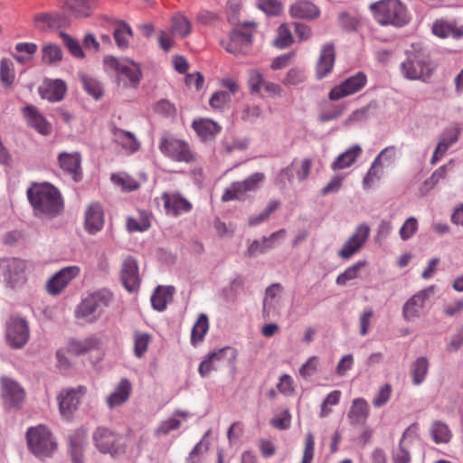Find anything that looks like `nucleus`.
<instances>
[{
	"label": "nucleus",
	"instance_id": "obj_19",
	"mask_svg": "<svg viewBox=\"0 0 463 463\" xmlns=\"http://www.w3.org/2000/svg\"><path fill=\"white\" fill-rule=\"evenodd\" d=\"M162 200L168 215L177 217L192 210V203L178 193H164Z\"/></svg>",
	"mask_w": 463,
	"mask_h": 463
},
{
	"label": "nucleus",
	"instance_id": "obj_18",
	"mask_svg": "<svg viewBox=\"0 0 463 463\" xmlns=\"http://www.w3.org/2000/svg\"><path fill=\"white\" fill-rule=\"evenodd\" d=\"M120 279L125 288L133 292L140 285L137 261L133 257H127L122 264Z\"/></svg>",
	"mask_w": 463,
	"mask_h": 463
},
{
	"label": "nucleus",
	"instance_id": "obj_62",
	"mask_svg": "<svg viewBox=\"0 0 463 463\" xmlns=\"http://www.w3.org/2000/svg\"><path fill=\"white\" fill-rule=\"evenodd\" d=\"M392 388L391 384L385 383L383 385L380 390L378 391L377 394L373 400V405L375 408H382L391 399Z\"/></svg>",
	"mask_w": 463,
	"mask_h": 463
},
{
	"label": "nucleus",
	"instance_id": "obj_43",
	"mask_svg": "<svg viewBox=\"0 0 463 463\" xmlns=\"http://www.w3.org/2000/svg\"><path fill=\"white\" fill-rule=\"evenodd\" d=\"M80 79L84 90L89 95L95 99H99L103 96V86L97 79L87 74H80Z\"/></svg>",
	"mask_w": 463,
	"mask_h": 463
},
{
	"label": "nucleus",
	"instance_id": "obj_17",
	"mask_svg": "<svg viewBox=\"0 0 463 463\" xmlns=\"http://www.w3.org/2000/svg\"><path fill=\"white\" fill-rule=\"evenodd\" d=\"M1 383L4 403L9 408H20L25 398L24 388L17 382L8 377H3Z\"/></svg>",
	"mask_w": 463,
	"mask_h": 463
},
{
	"label": "nucleus",
	"instance_id": "obj_14",
	"mask_svg": "<svg viewBox=\"0 0 463 463\" xmlns=\"http://www.w3.org/2000/svg\"><path fill=\"white\" fill-rule=\"evenodd\" d=\"M30 330L25 319L11 317L6 323L5 337L13 348H22L29 340Z\"/></svg>",
	"mask_w": 463,
	"mask_h": 463
},
{
	"label": "nucleus",
	"instance_id": "obj_24",
	"mask_svg": "<svg viewBox=\"0 0 463 463\" xmlns=\"http://www.w3.org/2000/svg\"><path fill=\"white\" fill-rule=\"evenodd\" d=\"M104 225V212L98 203H91L85 213V228L90 234L101 231Z\"/></svg>",
	"mask_w": 463,
	"mask_h": 463
},
{
	"label": "nucleus",
	"instance_id": "obj_31",
	"mask_svg": "<svg viewBox=\"0 0 463 463\" xmlns=\"http://www.w3.org/2000/svg\"><path fill=\"white\" fill-rule=\"evenodd\" d=\"M175 288L172 286H158L151 297V304L154 309L162 312L167 304L172 301Z\"/></svg>",
	"mask_w": 463,
	"mask_h": 463
},
{
	"label": "nucleus",
	"instance_id": "obj_2",
	"mask_svg": "<svg viewBox=\"0 0 463 463\" xmlns=\"http://www.w3.org/2000/svg\"><path fill=\"white\" fill-rule=\"evenodd\" d=\"M406 58L400 64L402 77L408 80L428 82L436 70L427 53L422 51H406Z\"/></svg>",
	"mask_w": 463,
	"mask_h": 463
},
{
	"label": "nucleus",
	"instance_id": "obj_61",
	"mask_svg": "<svg viewBox=\"0 0 463 463\" xmlns=\"http://www.w3.org/2000/svg\"><path fill=\"white\" fill-rule=\"evenodd\" d=\"M256 5L268 15H278L283 8L279 0H258Z\"/></svg>",
	"mask_w": 463,
	"mask_h": 463
},
{
	"label": "nucleus",
	"instance_id": "obj_53",
	"mask_svg": "<svg viewBox=\"0 0 463 463\" xmlns=\"http://www.w3.org/2000/svg\"><path fill=\"white\" fill-rule=\"evenodd\" d=\"M459 134L460 129L458 127L445 129L440 135L437 146L447 152V150L458 140Z\"/></svg>",
	"mask_w": 463,
	"mask_h": 463
},
{
	"label": "nucleus",
	"instance_id": "obj_54",
	"mask_svg": "<svg viewBox=\"0 0 463 463\" xmlns=\"http://www.w3.org/2000/svg\"><path fill=\"white\" fill-rule=\"evenodd\" d=\"M42 52V61L46 64H56L62 59V51L56 44L49 43L43 46Z\"/></svg>",
	"mask_w": 463,
	"mask_h": 463
},
{
	"label": "nucleus",
	"instance_id": "obj_36",
	"mask_svg": "<svg viewBox=\"0 0 463 463\" xmlns=\"http://www.w3.org/2000/svg\"><path fill=\"white\" fill-rule=\"evenodd\" d=\"M430 363L427 357H418L411 365L410 373L414 385H420L429 373Z\"/></svg>",
	"mask_w": 463,
	"mask_h": 463
},
{
	"label": "nucleus",
	"instance_id": "obj_40",
	"mask_svg": "<svg viewBox=\"0 0 463 463\" xmlns=\"http://www.w3.org/2000/svg\"><path fill=\"white\" fill-rule=\"evenodd\" d=\"M192 24L187 17L182 14H176L172 18L171 33L184 38L190 34Z\"/></svg>",
	"mask_w": 463,
	"mask_h": 463
},
{
	"label": "nucleus",
	"instance_id": "obj_29",
	"mask_svg": "<svg viewBox=\"0 0 463 463\" xmlns=\"http://www.w3.org/2000/svg\"><path fill=\"white\" fill-rule=\"evenodd\" d=\"M369 416V405L364 398L353 400L347 412V418L352 425H364Z\"/></svg>",
	"mask_w": 463,
	"mask_h": 463
},
{
	"label": "nucleus",
	"instance_id": "obj_8",
	"mask_svg": "<svg viewBox=\"0 0 463 463\" xmlns=\"http://www.w3.org/2000/svg\"><path fill=\"white\" fill-rule=\"evenodd\" d=\"M158 147L164 156L173 161L191 163L195 160V154L190 145L171 135H164Z\"/></svg>",
	"mask_w": 463,
	"mask_h": 463
},
{
	"label": "nucleus",
	"instance_id": "obj_48",
	"mask_svg": "<svg viewBox=\"0 0 463 463\" xmlns=\"http://www.w3.org/2000/svg\"><path fill=\"white\" fill-rule=\"evenodd\" d=\"M59 17L53 14L42 13L38 14L33 18L34 26L41 31L54 28L58 25Z\"/></svg>",
	"mask_w": 463,
	"mask_h": 463
},
{
	"label": "nucleus",
	"instance_id": "obj_5",
	"mask_svg": "<svg viewBox=\"0 0 463 463\" xmlns=\"http://www.w3.org/2000/svg\"><path fill=\"white\" fill-rule=\"evenodd\" d=\"M370 8L381 24L401 27L409 22L406 9L399 0H382L372 4Z\"/></svg>",
	"mask_w": 463,
	"mask_h": 463
},
{
	"label": "nucleus",
	"instance_id": "obj_60",
	"mask_svg": "<svg viewBox=\"0 0 463 463\" xmlns=\"http://www.w3.org/2000/svg\"><path fill=\"white\" fill-rule=\"evenodd\" d=\"M209 449V442L201 439L186 458V463H200L203 455Z\"/></svg>",
	"mask_w": 463,
	"mask_h": 463
},
{
	"label": "nucleus",
	"instance_id": "obj_33",
	"mask_svg": "<svg viewBox=\"0 0 463 463\" xmlns=\"http://www.w3.org/2000/svg\"><path fill=\"white\" fill-rule=\"evenodd\" d=\"M416 426L411 425L408 427L400 440L399 447L393 450L392 452V459L393 463H410L411 462V454L406 447L405 441L406 439L415 434Z\"/></svg>",
	"mask_w": 463,
	"mask_h": 463
},
{
	"label": "nucleus",
	"instance_id": "obj_4",
	"mask_svg": "<svg viewBox=\"0 0 463 463\" xmlns=\"http://www.w3.org/2000/svg\"><path fill=\"white\" fill-rule=\"evenodd\" d=\"M104 66L108 71L116 74L118 84L123 87H137L142 77L140 65L127 58L107 56Z\"/></svg>",
	"mask_w": 463,
	"mask_h": 463
},
{
	"label": "nucleus",
	"instance_id": "obj_57",
	"mask_svg": "<svg viewBox=\"0 0 463 463\" xmlns=\"http://www.w3.org/2000/svg\"><path fill=\"white\" fill-rule=\"evenodd\" d=\"M279 202L271 200L268 203L266 208L257 215H252L249 218V224L250 226H257L269 219V215L279 207Z\"/></svg>",
	"mask_w": 463,
	"mask_h": 463
},
{
	"label": "nucleus",
	"instance_id": "obj_45",
	"mask_svg": "<svg viewBox=\"0 0 463 463\" xmlns=\"http://www.w3.org/2000/svg\"><path fill=\"white\" fill-rule=\"evenodd\" d=\"M280 290L281 288L279 284H272L267 288L263 299L264 315L269 316L273 312L278 302V295L279 294Z\"/></svg>",
	"mask_w": 463,
	"mask_h": 463
},
{
	"label": "nucleus",
	"instance_id": "obj_30",
	"mask_svg": "<svg viewBox=\"0 0 463 463\" xmlns=\"http://www.w3.org/2000/svg\"><path fill=\"white\" fill-rule=\"evenodd\" d=\"M361 154L362 147L359 145H353L335 158L331 165V168L335 171L350 167Z\"/></svg>",
	"mask_w": 463,
	"mask_h": 463
},
{
	"label": "nucleus",
	"instance_id": "obj_38",
	"mask_svg": "<svg viewBox=\"0 0 463 463\" xmlns=\"http://www.w3.org/2000/svg\"><path fill=\"white\" fill-rule=\"evenodd\" d=\"M99 344V340L93 336L82 340L71 339L68 343L67 351L72 354L80 355L97 348Z\"/></svg>",
	"mask_w": 463,
	"mask_h": 463
},
{
	"label": "nucleus",
	"instance_id": "obj_13",
	"mask_svg": "<svg viewBox=\"0 0 463 463\" xmlns=\"http://www.w3.org/2000/svg\"><path fill=\"white\" fill-rule=\"evenodd\" d=\"M433 290L434 286L420 290L404 303L402 316L406 321H412L426 314L427 303Z\"/></svg>",
	"mask_w": 463,
	"mask_h": 463
},
{
	"label": "nucleus",
	"instance_id": "obj_50",
	"mask_svg": "<svg viewBox=\"0 0 463 463\" xmlns=\"http://www.w3.org/2000/svg\"><path fill=\"white\" fill-rule=\"evenodd\" d=\"M110 179L123 191H134L139 187V184L126 173L112 174Z\"/></svg>",
	"mask_w": 463,
	"mask_h": 463
},
{
	"label": "nucleus",
	"instance_id": "obj_56",
	"mask_svg": "<svg viewBox=\"0 0 463 463\" xmlns=\"http://www.w3.org/2000/svg\"><path fill=\"white\" fill-rule=\"evenodd\" d=\"M151 341V335L147 333L135 332L134 334V354L141 358L146 352L147 346Z\"/></svg>",
	"mask_w": 463,
	"mask_h": 463
},
{
	"label": "nucleus",
	"instance_id": "obj_15",
	"mask_svg": "<svg viewBox=\"0 0 463 463\" xmlns=\"http://www.w3.org/2000/svg\"><path fill=\"white\" fill-rule=\"evenodd\" d=\"M86 392L85 387L68 388L62 390L57 399L59 402V411L62 418L69 420L78 409L82 396Z\"/></svg>",
	"mask_w": 463,
	"mask_h": 463
},
{
	"label": "nucleus",
	"instance_id": "obj_1",
	"mask_svg": "<svg viewBox=\"0 0 463 463\" xmlns=\"http://www.w3.org/2000/svg\"><path fill=\"white\" fill-rule=\"evenodd\" d=\"M33 213L39 218H53L63 210V200L56 187L49 183L33 184L27 190Z\"/></svg>",
	"mask_w": 463,
	"mask_h": 463
},
{
	"label": "nucleus",
	"instance_id": "obj_39",
	"mask_svg": "<svg viewBox=\"0 0 463 463\" xmlns=\"http://www.w3.org/2000/svg\"><path fill=\"white\" fill-rule=\"evenodd\" d=\"M97 0H71L68 3V8L77 18L90 16L91 11L96 8Z\"/></svg>",
	"mask_w": 463,
	"mask_h": 463
},
{
	"label": "nucleus",
	"instance_id": "obj_64",
	"mask_svg": "<svg viewBox=\"0 0 463 463\" xmlns=\"http://www.w3.org/2000/svg\"><path fill=\"white\" fill-rule=\"evenodd\" d=\"M61 37L62 39L64 45L68 48V50L73 56L77 58L84 57V52L81 49V46L76 40H74L66 33H61Z\"/></svg>",
	"mask_w": 463,
	"mask_h": 463
},
{
	"label": "nucleus",
	"instance_id": "obj_9",
	"mask_svg": "<svg viewBox=\"0 0 463 463\" xmlns=\"http://www.w3.org/2000/svg\"><path fill=\"white\" fill-rule=\"evenodd\" d=\"M93 442L97 449L103 454L118 456L125 451L121 437L105 427H99L93 432Z\"/></svg>",
	"mask_w": 463,
	"mask_h": 463
},
{
	"label": "nucleus",
	"instance_id": "obj_25",
	"mask_svg": "<svg viewBox=\"0 0 463 463\" xmlns=\"http://www.w3.org/2000/svg\"><path fill=\"white\" fill-rule=\"evenodd\" d=\"M432 33L439 38L460 39L463 37V24L458 25L454 21L444 19L437 20L432 25Z\"/></svg>",
	"mask_w": 463,
	"mask_h": 463
},
{
	"label": "nucleus",
	"instance_id": "obj_23",
	"mask_svg": "<svg viewBox=\"0 0 463 463\" xmlns=\"http://www.w3.org/2000/svg\"><path fill=\"white\" fill-rule=\"evenodd\" d=\"M252 42V35L241 30H233L227 42H222L225 50L233 54L245 52Z\"/></svg>",
	"mask_w": 463,
	"mask_h": 463
},
{
	"label": "nucleus",
	"instance_id": "obj_16",
	"mask_svg": "<svg viewBox=\"0 0 463 463\" xmlns=\"http://www.w3.org/2000/svg\"><path fill=\"white\" fill-rule=\"evenodd\" d=\"M367 82V78L364 72L347 78L339 85L335 86L329 92L328 98L331 100H337L345 97L353 95L361 90Z\"/></svg>",
	"mask_w": 463,
	"mask_h": 463
},
{
	"label": "nucleus",
	"instance_id": "obj_27",
	"mask_svg": "<svg viewBox=\"0 0 463 463\" xmlns=\"http://www.w3.org/2000/svg\"><path fill=\"white\" fill-rule=\"evenodd\" d=\"M24 116L25 117L28 125L33 128L38 133L44 136L51 133V124L41 113H39L36 108L33 106H26L24 109Z\"/></svg>",
	"mask_w": 463,
	"mask_h": 463
},
{
	"label": "nucleus",
	"instance_id": "obj_21",
	"mask_svg": "<svg viewBox=\"0 0 463 463\" xmlns=\"http://www.w3.org/2000/svg\"><path fill=\"white\" fill-rule=\"evenodd\" d=\"M69 452L73 463H83V453L87 445V431L79 428L68 435Z\"/></svg>",
	"mask_w": 463,
	"mask_h": 463
},
{
	"label": "nucleus",
	"instance_id": "obj_12",
	"mask_svg": "<svg viewBox=\"0 0 463 463\" xmlns=\"http://www.w3.org/2000/svg\"><path fill=\"white\" fill-rule=\"evenodd\" d=\"M80 274L76 265L67 266L54 273L45 284L46 292L52 297L61 295L68 285Z\"/></svg>",
	"mask_w": 463,
	"mask_h": 463
},
{
	"label": "nucleus",
	"instance_id": "obj_37",
	"mask_svg": "<svg viewBox=\"0 0 463 463\" xmlns=\"http://www.w3.org/2000/svg\"><path fill=\"white\" fill-rule=\"evenodd\" d=\"M66 92V85L61 80L50 81L44 90H41V96L52 102L60 101Z\"/></svg>",
	"mask_w": 463,
	"mask_h": 463
},
{
	"label": "nucleus",
	"instance_id": "obj_34",
	"mask_svg": "<svg viewBox=\"0 0 463 463\" xmlns=\"http://www.w3.org/2000/svg\"><path fill=\"white\" fill-rule=\"evenodd\" d=\"M192 127L202 140L212 138L220 131L217 123L208 118L194 120Z\"/></svg>",
	"mask_w": 463,
	"mask_h": 463
},
{
	"label": "nucleus",
	"instance_id": "obj_59",
	"mask_svg": "<svg viewBox=\"0 0 463 463\" xmlns=\"http://www.w3.org/2000/svg\"><path fill=\"white\" fill-rule=\"evenodd\" d=\"M418 220L415 217H409L405 220L399 231L402 241L410 240L418 231Z\"/></svg>",
	"mask_w": 463,
	"mask_h": 463
},
{
	"label": "nucleus",
	"instance_id": "obj_32",
	"mask_svg": "<svg viewBox=\"0 0 463 463\" xmlns=\"http://www.w3.org/2000/svg\"><path fill=\"white\" fill-rule=\"evenodd\" d=\"M289 14L293 18L314 19L319 15V10L310 2L299 1L290 6Z\"/></svg>",
	"mask_w": 463,
	"mask_h": 463
},
{
	"label": "nucleus",
	"instance_id": "obj_63",
	"mask_svg": "<svg viewBox=\"0 0 463 463\" xmlns=\"http://www.w3.org/2000/svg\"><path fill=\"white\" fill-rule=\"evenodd\" d=\"M397 158V148L395 146H389L385 148H383L378 156L374 158L375 160H378V163L385 165H390L394 163V161Z\"/></svg>",
	"mask_w": 463,
	"mask_h": 463
},
{
	"label": "nucleus",
	"instance_id": "obj_26",
	"mask_svg": "<svg viewBox=\"0 0 463 463\" xmlns=\"http://www.w3.org/2000/svg\"><path fill=\"white\" fill-rule=\"evenodd\" d=\"M132 392V384L127 378H122L114 391L107 397L106 402L109 409L125 403Z\"/></svg>",
	"mask_w": 463,
	"mask_h": 463
},
{
	"label": "nucleus",
	"instance_id": "obj_49",
	"mask_svg": "<svg viewBox=\"0 0 463 463\" xmlns=\"http://www.w3.org/2000/svg\"><path fill=\"white\" fill-rule=\"evenodd\" d=\"M431 436L435 443H448L451 439V432L447 424L435 421L431 426Z\"/></svg>",
	"mask_w": 463,
	"mask_h": 463
},
{
	"label": "nucleus",
	"instance_id": "obj_35",
	"mask_svg": "<svg viewBox=\"0 0 463 463\" xmlns=\"http://www.w3.org/2000/svg\"><path fill=\"white\" fill-rule=\"evenodd\" d=\"M113 138L122 148L128 153H134L139 149V143L131 132L115 128L113 131Z\"/></svg>",
	"mask_w": 463,
	"mask_h": 463
},
{
	"label": "nucleus",
	"instance_id": "obj_51",
	"mask_svg": "<svg viewBox=\"0 0 463 463\" xmlns=\"http://www.w3.org/2000/svg\"><path fill=\"white\" fill-rule=\"evenodd\" d=\"M382 175V165L378 163V160L374 159L363 179L364 189H370L376 181H379L381 179Z\"/></svg>",
	"mask_w": 463,
	"mask_h": 463
},
{
	"label": "nucleus",
	"instance_id": "obj_7",
	"mask_svg": "<svg viewBox=\"0 0 463 463\" xmlns=\"http://www.w3.org/2000/svg\"><path fill=\"white\" fill-rule=\"evenodd\" d=\"M26 263L16 258L0 259V282L12 289L22 288L26 282Z\"/></svg>",
	"mask_w": 463,
	"mask_h": 463
},
{
	"label": "nucleus",
	"instance_id": "obj_28",
	"mask_svg": "<svg viewBox=\"0 0 463 463\" xmlns=\"http://www.w3.org/2000/svg\"><path fill=\"white\" fill-rule=\"evenodd\" d=\"M189 415L188 411L176 410L169 418L160 422L155 430V435L156 437L166 436L172 430L179 429L182 421H185Z\"/></svg>",
	"mask_w": 463,
	"mask_h": 463
},
{
	"label": "nucleus",
	"instance_id": "obj_44",
	"mask_svg": "<svg viewBox=\"0 0 463 463\" xmlns=\"http://www.w3.org/2000/svg\"><path fill=\"white\" fill-rule=\"evenodd\" d=\"M209 329V321L205 314H200L196 322L194 323L191 333V343L196 345L197 343L203 341L204 335Z\"/></svg>",
	"mask_w": 463,
	"mask_h": 463
},
{
	"label": "nucleus",
	"instance_id": "obj_47",
	"mask_svg": "<svg viewBox=\"0 0 463 463\" xmlns=\"http://www.w3.org/2000/svg\"><path fill=\"white\" fill-rule=\"evenodd\" d=\"M113 34L117 45L120 49H126L128 46V41L133 32L128 24L120 22L118 24Z\"/></svg>",
	"mask_w": 463,
	"mask_h": 463
},
{
	"label": "nucleus",
	"instance_id": "obj_22",
	"mask_svg": "<svg viewBox=\"0 0 463 463\" xmlns=\"http://www.w3.org/2000/svg\"><path fill=\"white\" fill-rule=\"evenodd\" d=\"M335 60V47L332 43H326L321 47L320 54L316 64V77L318 80L326 78L331 73Z\"/></svg>",
	"mask_w": 463,
	"mask_h": 463
},
{
	"label": "nucleus",
	"instance_id": "obj_55",
	"mask_svg": "<svg viewBox=\"0 0 463 463\" xmlns=\"http://www.w3.org/2000/svg\"><path fill=\"white\" fill-rule=\"evenodd\" d=\"M14 80L13 63L10 60L4 58L0 61V81L4 87H10Z\"/></svg>",
	"mask_w": 463,
	"mask_h": 463
},
{
	"label": "nucleus",
	"instance_id": "obj_3",
	"mask_svg": "<svg viewBox=\"0 0 463 463\" xmlns=\"http://www.w3.org/2000/svg\"><path fill=\"white\" fill-rule=\"evenodd\" d=\"M112 292L106 288L97 290L82 298L75 309V317L88 323H94L101 317L105 309L113 302Z\"/></svg>",
	"mask_w": 463,
	"mask_h": 463
},
{
	"label": "nucleus",
	"instance_id": "obj_10",
	"mask_svg": "<svg viewBox=\"0 0 463 463\" xmlns=\"http://www.w3.org/2000/svg\"><path fill=\"white\" fill-rule=\"evenodd\" d=\"M264 179L265 175L263 173L256 172L243 181L234 182L225 189L222 200L223 202L243 200L247 193L259 189Z\"/></svg>",
	"mask_w": 463,
	"mask_h": 463
},
{
	"label": "nucleus",
	"instance_id": "obj_46",
	"mask_svg": "<svg viewBox=\"0 0 463 463\" xmlns=\"http://www.w3.org/2000/svg\"><path fill=\"white\" fill-rule=\"evenodd\" d=\"M209 357L219 367L221 363H233L237 357V352L234 348L225 346L210 353Z\"/></svg>",
	"mask_w": 463,
	"mask_h": 463
},
{
	"label": "nucleus",
	"instance_id": "obj_11",
	"mask_svg": "<svg viewBox=\"0 0 463 463\" xmlns=\"http://www.w3.org/2000/svg\"><path fill=\"white\" fill-rule=\"evenodd\" d=\"M371 232L370 226L362 222L358 224L351 236L343 244L338 250L337 255L343 260H349L357 252H359L365 245Z\"/></svg>",
	"mask_w": 463,
	"mask_h": 463
},
{
	"label": "nucleus",
	"instance_id": "obj_52",
	"mask_svg": "<svg viewBox=\"0 0 463 463\" xmlns=\"http://www.w3.org/2000/svg\"><path fill=\"white\" fill-rule=\"evenodd\" d=\"M366 265L365 260H359L352 266L348 267L343 273L339 274L336 278V284L343 286L349 280L358 278L359 270Z\"/></svg>",
	"mask_w": 463,
	"mask_h": 463
},
{
	"label": "nucleus",
	"instance_id": "obj_20",
	"mask_svg": "<svg viewBox=\"0 0 463 463\" xmlns=\"http://www.w3.org/2000/svg\"><path fill=\"white\" fill-rule=\"evenodd\" d=\"M58 162L62 171L71 175L74 182H80L82 179L80 167L81 157L80 153H60L58 156Z\"/></svg>",
	"mask_w": 463,
	"mask_h": 463
},
{
	"label": "nucleus",
	"instance_id": "obj_41",
	"mask_svg": "<svg viewBox=\"0 0 463 463\" xmlns=\"http://www.w3.org/2000/svg\"><path fill=\"white\" fill-rule=\"evenodd\" d=\"M150 216L145 212H139L137 217H128L127 220V229L129 232H143L149 229Z\"/></svg>",
	"mask_w": 463,
	"mask_h": 463
},
{
	"label": "nucleus",
	"instance_id": "obj_6",
	"mask_svg": "<svg viewBox=\"0 0 463 463\" xmlns=\"http://www.w3.org/2000/svg\"><path fill=\"white\" fill-rule=\"evenodd\" d=\"M26 439L30 451L39 458L51 457L56 449V442L51 431L43 425L29 428Z\"/></svg>",
	"mask_w": 463,
	"mask_h": 463
},
{
	"label": "nucleus",
	"instance_id": "obj_42",
	"mask_svg": "<svg viewBox=\"0 0 463 463\" xmlns=\"http://www.w3.org/2000/svg\"><path fill=\"white\" fill-rule=\"evenodd\" d=\"M449 166L448 165H443L437 168L431 175L427 178L420 188V193L421 195H426L431 189L435 187L437 184H439L441 180L446 178L448 174Z\"/></svg>",
	"mask_w": 463,
	"mask_h": 463
},
{
	"label": "nucleus",
	"instance_id": "obj_58",
	"mask_svg": "<svg viewBox=\"0 0 463 463\" xmlns=\"http://www.w3.org/2000/svg\"><path fill=\"white\" fill-rule=\"evenodd\" d=\"M293 43V36L288 24L279 25L277 32V37L273 41L274 46L279 49L288 47Z\"/></svg>",
	"mask_w": 463,
	"mask_h": 463
}]
</instances>
